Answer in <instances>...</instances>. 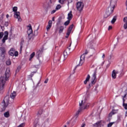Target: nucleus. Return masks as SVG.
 Instances as JSON below:
<instances>
[{
    "mask_svg": "<svg viewBox=\"0 0 127 127\" xmlns=\"http://www.w3.org/2000/svg\"><path fill=\"white\" fill-rule=\"evenodd\" d=\"M79 109L76 112L72 118V120H74V121L73 122V125H75L76 123V120H77V118L79 117V114H80L82 110H86V109H88V108L90 107V104L87 103L86 101L82 100L81 102H79Z\"/></svg>",
    "mask_w": 127,
    "mask_h": 127,
    "instance_id": "1",
    "label": "nucleus"
},
{
    "mask_svg": "<svg viewBox=\"0 0 127 127\" xmlns=\"http://www.w3.org/2000/svg\"><path fill=\"white\" fill-rule=\"evenodd\" d=\"M9 76H10V69H9V68H7L5 71V77L1 76L0 77V91H3L4 85H5V81L8 80Z\"/></svg>",
    "mask_w": 127,
    "mask_h": 127,
    "instance_id": "2",
    "label": "nucleus"
},
{
    "mask_svg": "<svg viewBox=\"0 0 127 127\" xmlns=\"http://www.w3.org/2000/svg\"><path fill=\"white\" fill-rule=\"evenodd\" d=\"M117 1H118V0H111L110 4L109 6L108 7V8L106 9V11L104 15V17L107 18V17H109L110 15L114 13L115 7H116V5H117Z\"/></svg>",
    "mask_w": 127,
    "mask_h": 127,
    "instance_id": "3",
    "label": "nucleus"
},
{
    "mask_svg": "<svg viewBox=\"0 0 127 127\" xmlns=\"http://www.w3.org/2000/svg\"><path fill=\"white\" fill-rule=\"evenodd\" d=\"M88 54V52H86L85 54H82L80 58V59L77 61V66H82L83 63L85 62V55Z\"/></svg>",
    "mask_w": 127,
    "mask_h": 127,
    "instance_id": "4",
    "label": "nucleus"
},
{
    "mask_svg": "<svg viewBox=\"0 0 127 127\" xmlns=\"http://www.w3.org/2000/svg\"><path fill=\"white\" fill-rule=\"evenodd\" d=\"M9 102V97L6 96L4 98L3 102H2V106L3 107L2 110H5V108L8 106V103Z\"/></svg>",
    "mask_w": 127,
    "mask_h": 127,
    "instance_id": "5",
    "label": "nucleus"
},
{
    "mask_svg": "<svg viewBox=\"0 0 127 127\" xmlns=\"http://www.w3.org/2000/svg\"><path fill=\"white\" fill-rule=\"evenodd\" d=\"M76 7L77 10L81 12L82 10H83V8H84V3L83 2L78 1L76 3Z\"/></svg>",
    "mask_w": 127,
    "mask_h": 127,
    "instance_id": "6",
    "label": "nucleus"
},
{
    "mask_svg": "<svg viewBox=\"0 0 127 127\" xmlns=\"http://www.w3.org/2000/svg\"><path fill=\"white\" fill-rule=\"evenodd\" d=\"M96 76L97 70H95L91 78V84H93V85H94V84H96Z\"/></svg>",
    "mask_w": 127,
    "mask_h": 127,
    "instance_id": "7",
    "label": "nucleus"
},
{
    "mask_svg": "<svg viewBox=\"0 0 127 127\" xmlns=\"http://www.w3.org/2000/svg\"><path fill=\"white\" fill-rule=\"evenodd\" d=\"M27 34L28 35V38L29 39H31V37H30L29 36L31 34H32L33 31H32V27H31V25L28 26V30H27Z\"/></svg>",
    "mask_w": 127,
    "mask_h": 127,
    "instance_id": "8",
    "label": "nucleus"
},
{
    "mask_svg": "<svg viewBox=\"0 0 127 127\" xmlns=\"http://www.w3.org/2000/svg\"><path fill=\"white\" fill-rule=\"evenodd\" d=\"M14 16L15 18H17L18 21H20V22H21L22 20L21 17H20V13L19 12H15Z\"/></svg>",
    "mask_w": 127,
    "mask_h": 127,
    "instance_id": "9",
    "label": "nucleus"
},
{
    "mask_svg": "<svg viewBox=\"0 0 127 127\" xmlns=\"http://www.w3.org/2000/svg\"><path fill=\"white\" fill-rule=\"evenodd\" d=\"M8 38V32L5 31L4 32V36L2 40V43H5V40H7Z\"/></svg>",
    "mask_w": 127,
    "mask_h": 127,
    "instance_id": "10",
    "label": "nucleus"
},
{
    "mask_svg": "<svg viewBox=\"0 0 127 127\" xmlns=\"http://www.w3.org/2000/svg\"><path fill=\"white\" fill-rule=\"evenodd\" d=\"M117 74H119V71L113 70L112 73V77L113 79H116V78H117Z\"/></svg>",
    "mask_w": 127,
    "mask_h": 127,
    "instance_id": "11",
    "label": "nucleus"
},
{
    "mask_svg": "<svg viewBox=\"0 0 127 127\" xmlns=\"http://www.w3.org/2000/svg\"><path fill=\"white\" fill-rule=\"evenodd\" d=\"M72 18H73V14H72V11H70L67 14V19L68 20H71Z\"/></svg>",
    "mask_w": 127,
    "mask_h": 127,
    "instance_id": "12",
    "label": "nucleus"
},
{
    "mask_svg": "<svg viewBox=\"0 0 127 127\" xmlns=\"http://www.w3.org/2000/svg\"><path fill=\"white\" fill-rule=\"evenodd\" d=\"M10 97L11 99H14L15 97H16V92L15 91H13L11 93V94L10 95Z\"/></svg>",
    "mask_w": 127,
    "mask_h": 127,
    "instance_id": "13",
    "label": "nucleus"
},
{
    "mask_svg": "<svg viewBox=\"0 0 127 127\" xmlns=\"http://www.w3.org/2000/svg\"><path fill=\"white\" fill-rule=\"evenodd\" d=\"M0 50L1 51V56H4L5 54V49L4 47L0 48Z\"/></svg>",
    "mask_w": 127,
    "mask_h": 127,
    "instance_id": "14",
    "label": "nucleus"
},
{
    "mask_svg": "<svg viewBox=\"0 0 127 127\" xmlns=\"http://www.w3.org/2000/svg\"><path fill=\"white\" fill-rule=\"evenodd\" d=\"M51 26H52V21L50 20L48 22V25L47 26V29L49 30L51 28Z\"/></svg>",
    "mask_w": 127,
    "mask_h": 127,
    "instance_id": "15",
    "label": "nucleus"
},
{
    "mask_svg": "<svg viewBox=\"0 0 127 127\" xmlns=\"http://www.w3.org/2000/svg\"><path fill=\"white\" fill-rule=\"evenodd\" d=\"M15 50L13 49H11L10 51H9V54L10 55V56H14V52Z\"/></svg>",
    "mask_w": 127,
    "mask_h": 127,
    "instance_id": "16",
    "label": "nucleus"
},
{
    "mask_svg": "<svg viewBox=\"0 0 127 127\" xmlns=\"http://www.w3.org/2000/svg\"><path fill=\"white\" fill-rule=\"evenodd\" d=\"M102 123H103V121H98L96 123L94 124L93 126L95 127H99L101 125H102Z\"/></svg>",
    "mask_w": 127,
    "mask_h": 127,
    "instance_id": "17",
    "label": "nucleus"
},
{
    "mask_svg": "<svg viewBox=\"0 0 127 127\" xmlns=\"http://www.w3.org/2000/svg\"><path fill=\"white\" fill-rule=\"evenodd\" d=\"M90 78H91V76H90V75L89 74L87 75V76L86 77L85 80L84 81V84L85 85L87 84V82H89V81H90Z\"/></svg>",
    "mask_w": 127,
    "mask_h": 127,
    "instance_id": "18",
    "label": "nucleus"
},
{
    "mask_svg": "<svg viewBox=\"0 0 127 127\" xmlns=\"http://www.w3.org/2000/svg\"><path fill=\"white\" fill-rule=\"evenodd\" d=\"M34 56H35V53L33 52L30 56L29 61H31Z\"/></svg>",
    "mask_w": 127,
    "mask_h": 127,
    "instance_id": "19",
    "label": "nucleus"
},
{
    "mask_svg": "<svg viewBox=\"0 0 127 127\" xmlns=\"http://www.w3.org/2000/svg\"><path fill=\"white\" fill-rule=\"evenodd\" d=\"M42 113H43V110H42V109L39 110V111L38 112V113L37 114V116H38V117H39L41 115Z\"/></svg>",
    "mask_w": 127,
    "mask_h": 127,
    "instance_id": "20",
    "label": "nucleus"
},
{
    "mask_svg": "<svg viewBox=\"0 0 127 127\" xmlns=\"http://www.w3.org/2000/svg\"><path fill=\"white\" fill-rule=\"evenodd\" d=\"M67 56H68V54H67V51L65 50L64 52V60L67 58Z\"/></svg>",
    "mask_w": 127,
    "mask_h": 127,
    "instance_id": "21",
    "label": "nucleus"
},
{
    "mask_svg": "<svg viewBox=\"0 0 127 127\" xmlns=\"http://www.w3.org/2000/svg\"><path fill=\"white\" fill-rule=\"evenodd\" d=\"M74 27V24H71L68 28V31H72V29H73V27Z\"/></svg>",
    "mask_w": 127,
    "mask_h": 127,
    "instance_id": "22",
    "label": "nucleus"
},
{
    "mask_svg": "<svg viewBox=\"0 0 127 127\" xmlns=\"http://www.w3.org/2000/svg\"><path fill=\"white\" fill-rule=\"evenodd\" d=\"M4 116L5 117V118H9V113L8 112L4 113Z\"/></svg>",
    "mask_w": 127,
    "mask_h": 127,
    "instance_id": "23",
    "label": "nucleus"
},
{
    "mask_svg": "<svg viewBox=\"0 0 127 127\" xmlns=\"http://www.w3.org/2000/svg\"><path fill=\"white\" fill-rule=\"evenodd\" d=\"M116 20H117V18H116V17H114V18L111 20V23L112 24H114V23H115V22H116Z\"/></svg>",
    "mask_w": 127,
    "mask_h": 127,
    "instance_id": "24",
    "label": "nucleus"
},
{
    "mask_svg": "<svg viewBox=\"0 0 127 127\" xmlns=\"http://www.w3.org/2000/svg\"><path fill=\"white\" fill-rule=\"evenodd\" d=\"M63 30H64V27L63 26H61L60 27V30H59V33H61L63 32Z\"/></svg>",
    "mask_w": 127,
    "mask_h": 127,
    "instance_id": "25",
    "label": "nucleus"
},
{
    "mask_svg": "<svg viewBox=\"0 0 127 127\" xmlns=\"http://www.w3.org/2000/svg\"><path fill=\"white\" fill-rule=\"evenodd\" d=\"M21 69V67L20 66H18L16 70V71H15V75H16V73H18L19 72V70H20Z\"/></svg>",
    "mask_w": 127,
    "mask_h": 127,
    "instance_id": "26",
    "label": "nucleus"
},
{
    "mask_svg": "<svg viewBox=\"0 0 127 127\" xmlns=\"http://www.w3.org/2000/svg\"><path fill=\"white\" fill-rule=\"evenodd\" d=\"M12 10L14 12H17V7L14 6L12 8Z\"/></svg>",
    "mask_w": 127,
    "mask_h": 127,
    "instance_id": "27",
    "label": "nucleus"
},
{
    "mask_svg": "<svg viewBox=\"0 0 127 127\" xmlns=\"http://www.w3.org/2000/svg\"><path fill=\"white\" fill-rule=\"evenodd\" d=\"M70 33H71V31L67 30L66 32V36H65L66 38H68V37H69V35H70Z\"/></svg>",
    "mask_w": 127,
    "mask_h": 127,
    "instance_id": "28",
    "label": "nucleus"
},
{
    "mask_svg": "<svg viewBox=\"0 0 127 127\" xmlns=\"http://www.w3.org/2000/svg\"><path fill=\"white\" fill-rule=\"evenodd\" d=\"M113 113V115H116V114H118V112H119V110H113L112 111Z\"/></svg>",
    "mask_w": 127,
    "mask_h": 127,
    "instance_id": "29",
    "label": "nucleus"
},
{
    "mask_svg": "<svg viewBox=\"0 0 127 127\" xmlns=\"http://www.w3.org/2000/svg\"><path fill=\"white\" fill-rule=\"evenodd\" d=\"M69 23H70V20H68L64 22V25L67 26V25H69Z\"/></svg>",
    "mask_w": 127,
    "mask_h": 127,
    "instance_id": "30",
    "label": "nucleus"
},
{
    "mask_svg": "<svg viewBox=\"0 0 127 127\" xmlns=\"http://www.w3.org/2000/svg\"><path fill=\"white\" fill-rule=\"evenodd\" d=\"M114 124H115V122H111V123H110L108 124V125H107V127H112V126H113Z\"/></svg>",
    "mask_w": 127,
    "mask_h": 127,
    "instance_id": "31",
    "label": "nucleus"
},
{
    "mask_svg": "<svg viewBox=\"0 0 127 127\" xmlns=\"http://www.w3.org/2000/svg\"><path fill=\"white\" fill-rule=\"evenodd\" d=\"M14 56H15V57L18 56V52L15 51L14 53Z\"/></svg>",
    "mask_w": 127,
    "mask_h": 127,
    "instance_id": "32",
    "label": "nucleus"
},
{
    "mask_svg": "<svg viewBox=\"0 0 127 127\" xmlns=\"http://www.w3.org/2000/svg\"><path fill=\"white\" fill-rule=\"evenodd\" d=\"M124 22H125L126 23L124 25V29H127V21Z\"/></svg>",
    "mask_w": 127,
    "mask_h": 127,
    "instance_id": "33",
    "label": "nucleus"
},
{
    "mask_svg": "<svg viewBox=\"0 0 127 127\" xmlns=\"http://www.w3.org/2000/svg\"><path fill=\"white\" fill-rule=\"evenodd\" d=\"M3 37V32H0V39H1Z\"/></svg>",
    "mask_w": 127,
    "mask_h": 127,
    "instance_id": "34",
    "label": "nucleus"
},
{
    "mask_svg": "<svg viewBox=\"0 0 127 127\" xmlns=\"http://www.w3.org/2000/svg\"><path fill=\"white\" fill-rule=\"evenodd\" d=\"M60 8H61V5L59 4V5H58L57 6L56 9L57 10H58V9H60Z\"/></svg>",
    "mask_w": 127,
    "mask_h": 127,
    "instance_id": "35",
    "label": "nucleus"
},
{
    "mask_svg": "<svg viewBox=\"0 0 127 127\" xmlns=\"http://www.w3.org/2000/svg\"><path fill=\"white\" fill-rule=\"evenodd\" d=\"M6 65H10L11 64V63L10 62V60H8L6 62Z\"/></svg>",
    "mask_w": 127,
    "mask_h": 127,
    "instance_id": "36",
    "label": "nucleus"
},
{
    "mask_svg": "<svg viewBox=\"0 0 127 127\" xmlns=\"http://www.w3.org/2000/svg\"><path fill=\"white\" fill-rule=\"evenodd\" d=\"M113 115H115L113 113L112 111L109 114V117L112 118V117L113 116Z\"/></svg>",
    "mask_w": 127,
    "mask_h": 127,
    "instance_id": "37",
    "label": "nucleus"
},
{
    "mask_svg": "<svg viewBox=\"0 0 127 127\" xmlns=\"http://www.w3.org/2000/svg\"><path fill=\"white\" fill-rule=\"evenodd\" d=\"M64 0H59L60 3L63 4L64 3Z\"/></svg>",
    "mask_w": 127,
    "mask_h": 127,
    "instance_id": "38",
    "label": "nucleus"
},
{
    "mask_svg": "<svg viewBox=\"0 0 127 127\" xmlns=\"http://www.w3.org/2000/svg\"><path fill=\"white\" fill-rule=\"evenodd\" d=\"M123 21H124V22H127V16L124 18Z\"/></svg>",
    "mask_w": 127,
    "mask_h": 127,
    "instance_id": "39",
    "label": "nucleus"
},
{
    "mask_svg": "<svg viewBox=\"0 0 127 127\" xmlns=\"http://www.w3.org/2000/svg\"><path fill=\"white\" fill-rule=\"evenodd\" d=\"M38 32H37V31H35L34 32V35L35 36H36V35H37Z\"/></svg>",
    "mask_w": 127,
    "mask_h": 127,
    "instance_id": "40",
    "label": "nucleus"
},
{
    "mask_svg": "<svg viewBox=\"0 0 127 127\" xmlns=\"http://www.w3.org/2000/svg\"><path fill=\"white\" fill-rule=\"evenodd\" d=\"M4 25L6 27L8 26V22H5V23H4Z\"/></svg>",
    "mask_w": 127,
    "mask_h": 127,
    "instance_id": "41",
    "label": "nucleus"
},
{
    "mask_svg": "<svg viewBox=\"0 0 127 127\" xmlns=\"http://www.w3.org/2000/svg\"><path fill=\"white\" fill-rule=\"evenodd\" d=\"M56 12V10H53L51 11V14H53V13H55Z\"/></svg>",
    "mask_w": 127,
    "mask_h": 127,
    "instance_id": "42",
    "label": "nucleus"
},
{
    "mask_svg": "<svg viewBox=\"0 0 127 127\" xmlns=\"http://www.w3.org/2000/svg\"><path fill=\"white\" fill-rule=\"evenodd\" d=\"M127 95L126 94H125L124 95V96H123V101H124V103L125 102V98H126V97H127Z\"/></svg>",
    "mask_w": 127,
    "mask_h": 127,
    "instance_id": "43",
    "label": "nucleus"
},
{
    "mask_svg": "<svg viewBox=\"0 0 127 127\" xmlns=\"http://www.w3.org/2000/svg\"><path fill=\"white\" fill-rule=\"evenodd\" d=\"M86 127V124L85 123H83L80 127Z\"/></svg>",
    "mask_w": 127,
    "mask_h": 127,
    "instance_id": "44",
    "label": "nucleus"
},
{
    "mask_svg": "<svg viewBox=\"0 0 127 127\" xmlns=\"http://www.w3.org/2000/svg\"><path fill=\"white\" fill-rule=\"evenodd\" d=\"M113 28V27L112 26H109L108 28V30H111Z\"/></svg>",
    "mask_w": 127,
    "mask_h": 127,
    "instance_id": "45",
    "label": "nucleus"
},
{
    "mask_svg": "<svg viewBox=\"0 0 127 127\" xmlns=\"http://www.w3.org/2000/svg\"><path fill=\"white\" fill-rule=\"evenodd\" d=\"M33 73H36V72H32V73L30 75L31 77H33Z\"/></svg>",
    "mask_w": 127,
    "mask_h": 127,
    "instance_id": "46",
    "label": "nucleus"
},
{
    "mask_svg": "<svg viewBox=\"0 0 127 127\" xmlns=\"http://www.w3.org/2000/svg\"><path fill=\"white\" fill-rule=\"evenodd\" d=\"M102 58H103V59H105V54H103Z\"/></svg>",
    "mask_w": 127,
    "mask_h": 127,
    "instance_id": "47",
    "label": "nucleus"
},
{
    "mask_svg": "<svg viewBox=\"0 0 127 127\" xmlns=\"http://www.w3.org/2000/svg\"><path fill=\"white\" fill-rule=\"evenodd\" d=\"M48 82V79H46V80L44 81V83L45 84H47V83Z\"/></svg>",
    "mask_w": 127,
    "mask_h": 127,
    "instance_id": "48",
    "label": "nucleus"
},
{
    "mask_svg": "<svg viewBox=\"0 0 127 127\" xmlns=\"http://www.w3.org/2000/svg\"><path fill=\"white\" fill-rule=\"evenodd\" d=\"M52 21H55V17H53L52 18Z\"/></svg>",
    "mask_w": 127,
    "mask_h": 127,
    "instance_id": "49",
    "label": "nucleus"
},
{
    "mask_svg": "<svg viewBox=\"0 0 127 127\" xmlns=\"http://www.w3.org/2000/svg\"><path fill=\"white\" fill-rule=\"evenodd\" d=\"M72 1H73V0H68V2H69V3H71V2H72Z\"/></svg>",
    "mask_w": 127,
    "mask_h": 127,
    "instance_id": "50",
    "label": "nucleus"
},
{
    "mask_svg": "<svg viewBox=\"0 0 127 127\" xmlns=\"http://www.w3.org/2000/svg\"><path fill=\"white\" fill-rule=\"evenodd\" d=\"M6 18H8V17H9V15L7 14V15H6Z\"/></svg>",
    "mask_w": 127,
    "mask_h": 127,
    "instance_id": "51",
    "label": "nucleus"
},
{
    "mask_svg": "<svg viewBox=\"0 0 127 127\" xmlns=\"http://www.w3.org/2000/svg\"><path fill=\"white\" fill-rule=\"evenodd\" d=\"M126 6H127L126 9H127V1H126Z\"/></svg>",
    "mask_w": 127,
    "mask_h": 127,
    "instance_id": "52",
    "label": "nucleus"
},
{
    "mask_svg": "<svg viewBox=\"0 0 127 127\" xmlns=\"http://www.w3.org/2000/svg\"><path fill=\"white\" fill-rule=\"evenodd\" d=\"M39 53H40V52H38L37 53V54H38V56H39Z\"/></svg>",
    "mask_w": 127,
    "mask_h": 127,
    "instance_id": "53",
    "label": "nucleus"
},
{
    "mask_svg": "<svg viewBox=\"0 0 127 127\" xmlns=\"http://www.w3.org/2000/svg\"><path fill=\"white\" fill-rule=\"evenodd\" d=\"M67 50H68L69 51H70V48H67V49L66 51H67Z\"/></svg>",
    "mask_w": 127,
    "mask_h": 127,
    "instance_id": "54",
    "label": "nucleus"
},
{
    "mask_svg": "<svg viewBox=\"0 0 127 127\" xmlns=\"http://www.w3.org/2000/svg\"><path fill=\"white\" fill-rule=\"evenodd\" d=\"M112 56H113L112 55H110V59L112 58Z\"/></svg>",
    "mask_w": 127,
    "mask_h": 127,
    "instance_id": "55",
    "label": "nucleus"
},
{
    "mask_svg": "<svg viewBox=\"0 0 127 127\" xmlns=\"http://www.w3.org/2000/svg\"><path fill=\"white\" fill-rule=\"evenodd\" d=\"M64 127H67V126L66 125H64Z\"/></svg>",
    "mask_w": 127,
    "mask_h": 127,
    "instance_id": "56",
    "label": "nucleus"
},
{
    "mask_svg": "<svg viewBox=\"0 0 127 127\" xmlns=\"http://www.w3.org/2000/svg\"><path fill=\"white\" fill-rule=\"evenodd\" d=\"M59 23H60V21H59Z\"/></svg>",
    "mask_w": 127,
    "mask_h": 127,
    "instance_id": "57",
    "label": "nucleus"
},
{
    "mask_svg": "<svg viewBox=\"0 0 127 127\" xmlns=\"http://www.w3.org/2000/svg\"><path fill=\"white\" fill-rule=\"evenodd\" d=\"M107 66L109 67V65H108Z\"/></svg>",
    "mask_w": 127,
    "mask_h": 127,
    "instance_id": "58",
    "label": "nucleus"
}]
</instances>
